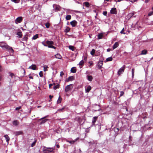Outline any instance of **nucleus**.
I'll return each mask as SVG.
<instances>
[{
  "mask_svg": "<svg viewBox=\"0 0 153 153\" xmlns=\"http://www.w3.org/2000/svg\"><path fill=\"white\" fill-rule=\"evenodd\" d=\"M74 77L73 76H70L67 79L65 80V82H68L70 81H72L74 79Z\"/></svg>",
  "mask_w": 153,
  "mask_h": 153,
  "instance_id": "10",
  "label": "nucleus"
},
{
  "mask_svg": "<svg viewBox=\"0 0 153 153\" xmlns=\"http://www.w3.org/2000/svg\"><path fill=\"white\" fill-rule=\"evenodd\" d=\"M22 108L21 106H19L18 107H16V108L15 110H18L20 109H21Z\"/></svg>",
  "mask_w": 153,
  "mask_h": 153,
  "instance_id": "49",
  "label": "nucleus"
},
{
  "mask_svg": "<svg viewBox=\"0 0 153 153\" xmlns=\"http://www.w3.org/2000/svg\"><path fill=\"white\" fill-rule=\"evenodd\" d=\"M124 31H125L124 28H123L122 29V30L120 31V33L121 34H126V33H125V32H124Z\"/></svg>",
  "mask_w": 153,
  "mask_h": 153,
  "instance_id": "42",
  "label": "nucleus"
},
{
  "mask_svg": "<svg viewBox=\"0 0 153 153\" xmlns=\"http://www.w3.org/2000/svg\"><path fill=\"white\" fill-rule=\"evenodd\" d=\"M84 61L83 60H82L79 63V65H82L84 64Z\"/></svg>",
  "mask_w": 153,
  "mask_h": 153,
  "instance_id": "45",
  "label": "nucleus"
},
{
  "mask_svg": "<svg viewBox=\"0 0 153 153\" xmlns=\"http://www.w3.org/2000/svg\"><path fill=\"white\" fill-rule=\"evenodd\" d=\"M147 51L145 49H144L141 51L140 55H146L147 54Z\"/></svg>",
  "mask_w": 153,
  "mask_h": 153,
  "instance_id": "20",
  "label": "nucleus"
},
{
  "mask_svg": "<svg viewBox=\"0 0 153 153\" xmlns=\"http://www.w3.org/2000/svg\"><path fill=\"white\" fill-rule=\"evenodd\" d=\"M134 15V13H131L129 14L128 15V18H130L131 17H132Z\"/></svg>",
  "mask_w": 153,
  "mask_h": 153,
  "instance_id": "38",
  "label": "nucleus"
},
{
  "mask_svg": "<svg viewBox=\"0 0 153 153\" xmlns=\"http://www.w3.org/2000/svg\"><path fill=\"white\" fill-rule=\"evenodd\" d=\"M91 87L90 86H88L87 87V88L85 89V91L86 92H89V91L91 90Z\"/></svg>",
  "mask_w": 153,
  "mask_h": 153,
  "instance_id": "19",
  "label": "nucleus"
},
{
  "mask_svg": "<svg viewBox=\"0 0 153 153\" xmlns=\"http://www.w3.org/2000/svg\"><path fill=\"white\" fill-rule=\"evenodd\" d=\"M71 15H68L66 16L65 19L66 20H68L71 19Z\"/></svg>",
  "mask_w": 153,
  "mask_h": 153,
  "instance_id": "26",
  "label": "nucleus"
},
{
  "mask_svg": "<svg viewBox=\"0 0 153 153\" xmlns=\"http://www.w3.org/2000/svg\"><path fill=\"white\" fill-rule=\"evenodd\" d=\"M82 120V119L81 118H79V122L80 123V124H82V122H80V120Z\"/></svg>",
  "mask_w": 153,
  "mask_h": 153,
  "instance_id": "56",
  "label": "nucleus"
},
{
  "mask_svg": "<svg viewBox=\"0 0 153 153\" xmlns=\"http://www.w3.org/2000/svg\"><path fill=\"white\" fill-rule=\"evenodd\" d=\"M145 0V2H147L149 1V0Z\"/></svg>",
  "mask_w": 153,
  "mask_h": 153,
  "instance_id": "62",
  "label": "nucleus"
},
{
  "mask_svg": "<svg viewBox=\"0 0 153 153\" xmlns=\"http://www.w3.org/2000/svg\"><path fill=\"white\" fill-rule=\"evenodd\" d=\"M98 117H93L92 121V123L93 125H95V122L97 120V119Z\"/></svg>",
  "mask_w": 153,
  "mask_h": 153,
  "instance_id": "12",
  "label": "nucleus"
},
{
  "mask_svg": "<svg viewBox=\"0 0 153 153\" xmlns=\"http://www.w3.org/2000/svg\"><path fill=\"white\" fill-rule=\"evenodd\" d=\"M23 133L22 131H16L14 133V134L16 136H17L18 135L20 134H22Z\"/></svg>",
  "mask_w": 153,
  "mask_h": 153,
  "instance_id": "15",
  "label": "nucleus"
},
{
  "mask_svg": "<svg viewBox=\"0 0 153 153\" xmlns=\"http://www.w3.org/2000/svg\"><path fill=\"white\" fill-rule=\"evenodd\" d=\"M0 46L3 49H6L9 51H11L12 52H14L13 50L11 47L9 46L7 44L4 42L0 43Z\"/></svg>",
  "mask_w": 153,
  "mask_h": 153,
  "instance_id": "1",
  "label": "nucleus"
},
{
  "mask_svg": "<svg viewBox=\"0 0 153 153\" xmlns=\"http://www.w3.org/2000/svg\"><path fill=\"white\" fill-rule=\"evenodd\" d=\"M46 42L48 45H53L54 44V42L52 41H47Z\"/></svg>",
  "mask_w": 153,
  "mask_h": 153,
  "instance_id": "14",
  "label": "nucleus"
},
{
  "mask_svg": "<svg viewBox=\"0 0 153 153\" xmlns=\"http://www.w3.org/2000/svg\"><path fill=\"white\" fill-rule=\"evenodd\" d=\"M36 66L35 65H32L30 66L29 68L33 70H36Z\"/></svg>",
  "mask_w": 153,
  "mask_h": 153,
  "instance_id": "13",
  "label": "nucleus"
},
{
  "mask_svg": "<svg viewBox=\"0 0 153 153\" xmlns=\"http://www.w3.org/2000/svg\"><path fill=\"white\" fill-rule=\"evenodd\" d=\"M39 37V35L38 34H36L32 38V40H35Z\"/></svg>",
  "mask_w": 153,
  "mask_h": 153,
  "instance_id": "27",
  "label": "nucleus"
},
{
  "mask_svg": "<svg viewBox=\"0 0 153 153\" xmlns=\"http://www.w3.org/2000/svg\"><path fill=\"white\" fill-rule=\"evenodd\" d=\"M60 86V85L59 84H57L53 87V89L54 90H56L57 89L59 88Z\"/></svg>",
  "mask_w": 153,
  "mask_h": 153,
  "instance_id": "31",
  "label": "nucleus"
},
{
  "mask_svg": "<svg viewBox=\"0 0 153 153\" xmlns=\"http://www.w3.org/2000/svg\"><path fill=\"white\" fill-rule=\"evenodd\" d=\"M67 142L71 144H74L75 143L74 140H72L71 141H68Z\"/></svg>",
  "mask_w": 153,
  "mask_h": 153,
  "instance_id": "43",
  "label": "nucleus"
},
{
  "mask_svg": "<svg viewBox=\"0 0 153 153\" xmlns=\"http://www.w3.org/2000/svg\"><path fill=\"white\" fill-rule=\"evenodd\" d=\"M55 56L56 58H57L59 59H61L62 56L59 53H57L55 55Z\"/></svg>",
  "mask_w": 153,
  "mask_h": 153,
  "instance_id": "17",
  "label": "nucleus"
},
{
  "mask_svg": "<svg viewBox=\"0 0 153 153\" xmlns=\"http://www.w3.org/2000/svg\"><path fill=\"white\" fill-rule=\"evenodd\" d=\"M36 140H35L34 142H33L31 144V146L32 147L34 146L36 144Z\"/></svg>",
  "mask_w": 153,
  "mask_h": 153,
  "instance_id": "41",
  "label": "nucleus"
},
{
  "mask_svg": "<svg viewBox=\"0 0 153 153\" xmlns=\"http://www.w3.org/2000/svg\"><path fill=\"white\" fill-rule=\"evenodd\" d=\"M23 69L24 71V72L25 73V69H24V68H23Z\"/></svg>",
  "mask_w": 153,
  "mask_h": 153,
  "instance_id": "63",
  "label": "nucleus"
},
{
  "mask_svg": "<svg viewBox=\"0 0 153 153\" xmlns=\"http://www.w3.org/2000/svg\"><path fill=\"white\" fill-rule=\"evenodd\" d=\"M116 8H111L110 11V13L112 14H117V11H116Z\"/></svg>",
  "mask_w": 153,
  "mask_h": 153,
  "instance_id": "8",
  "label": "nucleus"
},
{
  "mask_svg": "<svg viewBox=\"0 0 153 153\" xmlns=\"http://www.w3.org/2000/svg\"><path fill=\"white\" fill-rule=\"evenodd\" d=\"M29 78H30V79H33V76H30L29 77Z\"/></svg>",
  "mask_w": 153,
  "mask_h": 153,
  "instance_id": "61",
  "label": "nucleus"
},
{
  "mask_svg": "<svg viewBox=\"0 0 153 153\" xmlns=\"http://www.w3.org/2000/svg\"><path fill=\"white\" fill-rule=\"evenodd\" d=\"M113 60V58L111 57H110L106 59L105 60V62H107L108 61H112Z\"/></svg>",
  "mask_w": 153,
  "mask_h": 153,
  "instance_id": "25",
  "label": "nucleus"
},
{
  "mask_svg": "<svg viewBox=\"0 0 153 153\" xmlns=\"http://www.w3.org/2000/svg\"><path fill=\"white\" fill-rule=\"evenodd\" d=\"M125 68V66L124 65L123 67L121 68L118 72V74L120 75L122 73L124 72Z\"/></svg>",
  "mask_w": 153,
  "mask_h": 153,
  "instance_id": "6",
  "label": "nucleus"
},
{
  "mask_svg": "<svg viewBox=\"0 0 153 153\" xmlns=\"http://www.w3.org/2000/svg\"><path fill=\"white\" fill-rule=\"evenodd\" d=\"M64 73H63L62 71H61L60 73V76H62L63 75H64Z\"/></svg>",
  "mask_w": 153,
  "mask_h": 153,
  "instance_id": "52",
  "label": "nucleus"
},
{
  "mask_svg": "<svg viewBox=\"0 0 153 153\" xmlns=\"http://www.w3.org/2000/svg\"><path fill=\"white\" fill-rule=\"evenodd\" d=\"M11 0L14 3H19L20 1V0Z\"/></svg>",
  "mask_w": 153,
  "mask_h": 153,
  "instance_id": "39",
  "label": "nucleus"
},
{
  "mask_svg": "<svg viewBox=\"0 0 153 153\" xmlns=\"http://www.w3.org/2000/svg\"><path fill=\"white\" fill-rule=\"evenodd\" d=\"M103 36V34H102V33H100L98 35V39H101Z\"/></svg>",
  "mask_w": 153,
  "mask_h": 153,
  "instance_id": "30",
  "label": "nucleus"
},
{
  "mask_svg": "<svg viewBox=\"0 0 153 153\" xmlns=\"http://www.w3.org/2000/svg\"><path fill=\"white\" fill-rule=\"evenodd\" d=\"M103 64V61H99L97 65V68H98V69H100L101 68Z\"/></svg>",
  "mask_w": 153,
  "mask_h": 153,
  "instance_id": "7",
  "label": "nucleus"
},
{
  "mask_svg": "<svg viewBox=\"0 0 153 153\" xmlns=\"http://www.w3.org/2000/svg\"><path fill=\"white\" fill-rule=\"evenodd\" d=\"M16 34L18 35L19 36V37L20 38H22V32L21 31H19Z\"/></svg>",
  "mask_w": 153,
  "mask_h": 153,
  "instance_id": "23",
  "label": "nucleus"
},
{
  "mask_svg": "<svg viewBox=\"0 0 153 153\" xmlns=\"http://www.w3.org/2000/svg\"><path fill=\"white\" fill-rule=\"evenodd\" d=\"M55 10L56 11H57L60 10L61 7L59 5H55Z\"/></svg>",
  "mask_w": 153,
  "mask_h": 153,
  "instance_id": "11",
  "label": "nucleus"
},
{
  "mask_svg": "<svg viewBox=\"0 0 153 153\" xmlns=\"http://www.w3.org/2000/svg\"><path fill=\"white\" fill-rule=\"evenodd\" d=\"M49 97L50 99V100H51V99L53 97V96L51 95H50L49 96Z\"/></svg>",
  "mask_w": 153,
  "mask_h": 153,
  "instance_id": "54",
  "label": "nucleus"
},
{
  "mask_svg": "<svg viewBox=\"0 0 153 153\" xmlns=\"http://www.w3.org/2000/svg\"><path fill=\"white\" fill-rule=\"evenodd\" d=\"M44 45L45 46H48V48H53L54 49H56V47L53 45Z\"/></svg>",
  "mask_w": 153,
  "mask_h": 153,
  "instance_id": "24",
  "label": "nucleus"
},
{
  "mask_svg": "<svg viewBox=\"0 0 153 153\" xmlns=\"http://www.w3.org/2000/svg\"><path fill=\"white\" fill-rule=\"evenodd\" d=\"M69 48L72 51H74V46L70 45L69 46Z\"/></svg>",
  "mask_w": 153,
  "mask_h": 153,
  "instance_id": "35",
  "label": "nucleus"
},
{
  "mask_svg": "<svg viewBox=\"0 0 153 153\" xmlns=\"http://www.w3.org/2000/svg\"><path fill=\"white\" fill-rule=\"evenodd\" d=\"M153 14V10L152 12H150L148 14L149 16H151Z\"/></svg>",
  "mask_w": 153,
  "mask_h": 153,
  "instance_id": "48",
  "label": "nucleus"
},
{
  "mask_svg": "<svg viewBox=\"0 0 153 153\" xmlns=\"http://www.w3.org/2000/svg\"><path fill=\"white\" fill-rule=\"evenodd\" d=\"M79 139V137H77L74 140V141L75 142L77 140H78Z\"/></svg>",
  "mask_w": 153,
  "mask_h": 153,
  "instance_id": "55",
  "label": "nucleus"
},
{
  "mask_svg": "<svg viewBox=\"0 0 153 153\" xmlns=\"http://www.w3.org/2000/svg\"><path fill=\"white\" fill-rule=\"evenodd\" d=\"M23 18L22 16L19 17L15 20V23L17 24L18 23H20L22 21Z\"/></svg>",
  "mask_w": 153,
  "mask_h": 153,
  "instance_id": "4",
  "label": "nucleus"
},
{
  "mask_svg": "<svg viewBox=\"0 0 153 153\" xmlns=\"http://www.w3.org/2000/svg\"><path fill=\"white\" fill-rule=\"evenodd\" d=\"M45 25L47 28H48L50 26V24L49 22H48L45 24Z\"/></svg>",
  "mask_w": 153,
  "mask_h": 153,
  "instance_id": "40",
  "label": "nucleus"
},
{
  "mask_svg": "<svg viewBox=\"0 0 153 153\" xmlns=\"http://www.w3.org/2000/svg\"><path fill=\"white\" fill-rule=\"evenodd\" d=\"M77 24V22L75 20L72 21L70 22V24L73 27H75Z\"/></svg>",
  "mask_w": 153,
  "mask_h": 153,
  "instance_id": "9",
  "label": "nucleus"
},
{
  "mask_svg": "<svg viewBox=\"0 0 153 153\" xmlns=\"http://www.w3.org/2000/svg\"><path fill=\"white\" fill-rule=\"evenodd\" d=\"M4 137L5 138L7 142V143H8V141L10 140V138L8 135L6 134L4 136Z\"/></svg>",
  "mask_w": 153,
  "mask_h": 153,
  "instance_id": "22",
  "label": "nucleus"
},
{
  "mask_svg": "<svg viewBox=\"0 0 153 153\" xmlns=\"http://www.w3.org/2000/svg\"><path fill=\"white\" fill-rule=\"evenodd\" d=\"M95 50L94 49H93L91 52V54L93 56H94V55L95 53Z\"/></svg>",
  "mask_w": 153,
  "mask_h": 153,
  "instance_id": "34",
  "label": "nucleus"
},
{
  "mask_svg": "<svg viewBox=\"0 0 153 153\" xmlns=\"http://www.w3.org/2000/svg\"><path fill=\"white\" fill-rule=\"evenodd\" d=\"M13 124L15 126H17L19 124V122L17 120H15L13 122Z\"/></svg>",
  "mask_w": 153,
  "mask_h": 153,
  "instance_id": "29",
  "label": "nucleus"
},
{
  "mask_svg": "<svg viewBox=\"0 0 153 153\" xmlns=\"http://www.w3.org/2000/svg\"><path fill=\"white\" fill-rule=\"evenodd\" d=\"M56 147L58 148H59L60 147V146L59 144H57L56 145Z\"/></svg>",
  "mask_w": 153,
  "mask_h": 153,
  "instance_id": "58",
  "label": "nucleus"
},
{
  "mask_svg": "<svg viewBox=\"0 0 153 153\" xmlns=\"http://www.w3.org/2000/svg\"><path fill=\"white\" fill-rule=\"evenodd\" d=\"M103 14L104 16H106L107 14V12L106 11H104L103 12Z\"/></svg>",
  "mask_w": 153,
  "mask_h": 153,
  "instance_id": "51",
  "label": "nucleus"
},
{
  "mask_svg": "<svg viewBox=\"0 0 153 153\" xmlns=\"http://www.w3.org/2000/svg\"><path fill=\"white\" fill-rule=\"evenodd\" d=\"M54 150L55 148L46 147L45 146H43V152L44 153H50L51 152H54L53 151Z\"/></svg>",
  "mask_w": 153,
  "mask_h": 153,
  "instance_id": "2",
  "label": "nucleus"
},
{
  "mask_svg": "<svg viewBox=\"0 0 153 153\" xmlns=\"http://www.w3.org/2000/svg\"><path fill=\"white\" fill-rule=\"evenodd\" d=\"M28 39V38L27 37V36H26L25 35L24 36L22 40L25 41L27 42V40Z\"/></svg>",
  "mask_w": 153,
  "mask_h": 153,
  "instance_id": "33",
  "label": "nucleus"
},
{
  "mask_svg": "<svg viewBox=\"0 0 153 153\" xmlns=\"http://www.w3.org/2000/svg\"><path fill=\"white\" fill-rule=\"evenodd\" d=\"M39 74L40 77H42L43 76V73L42 71L39 72Z\"/></svg>",
  "mask_w": 153,
  "mask_h": 153,
  "instance_id": "47",
  "label": "nucleus"
},
{
  "mask_svg": "<svg viewBox=\"0 0 153 153\" xmlns=\"http://www.w3.org/2000/svg\"><path fill=\"white\" fill-rule=\"evenodd\" d=\"M65 108L64 107L62 108L61 109H59V111H62Z\"/></svg>",
  "mask_w": 153,
  "mask_h": 153,
  "instance_id": "60",
  "label": "nucleus"
},
{
  "mask_svg": "<svg viewBox=\"0 0 153 153\" xmlns=\"http://www.w3.org/2000/svg\"><path fill=\"white\" fill-rule=\"evenodd\" d=\"M74 85L73 84H71L69 85H68L65 87V91L66 92H67L68 91L71 90L73 88Z\"/></svg>",
  "mask_w": 153,
  "mask_h": 153,
  "instance_id": "3",
  "label": "nucleus"
},
{
  "mask_svg": "<svg viewBox=\"0 0 153 153\" xmlns=\"http://www.w3.org/2000/svg\"><path fill=\"white\" fill-rule=\"evenodd\" d=\"M137 0H129V1L132 3H133L136 1Z\"/></svg>",
  "mask_w": 153,
  "mask_h": 153,
  "instance_id": "53",
  "label": "nucleus"
},
{
  "mask_svg": "<svg viewBox=\"0 0 153 153\" xmlns=\"http://www.w3.org/2000/svg\"><path fill=\"white\" fill-rule=\"evenodd\" d=\"M62 100V98L60 97V96H59V98L58 99L57 101V103H58V104L61 103Z\"/></svg>",
  "mask_w": 153,
  "mask_h": 153,
  "instance_id": "32",
  "label": "nucleus"
},
{
  "mask_svg": "<svg viewBox=\"0 0 153 153\" xmlns=\"http://www.w3.org/2000/svg\"><path fill=\"white\" fill-rule=\"evenodd\" d=\"M43 68H44V71H46L48 70L47 69V68H48V66L47 65H45L44 66Z\"/></svg>",
  "mask_w": 153,
  "mask_h": 153,
  "instance_id": "36",
  "label": "nucleus"
},
{
  "mask_svg": "<svg viewBox=\"0 0 153 153\" xmlns=\"http://www.w3.org/2000/svg\"><path fill=\"white\" fill-rule=\"evenodd\" d=\"M10 76L12 78L13 77H15V75L13 73H10Z\"/></svg>",
  "mask_w": 153,
  "mask_h": 153,
  "instance_id": "46",
  "label": "nucleus"
},
{
  "mask_svg": "<svg viewBox=\"0 0 153 153\" xmlns=\"http://www.w3.org/2000/svg\"><path fill=\"white\" fill-rule=\"evenodd\" d=\"M53 85V84H50L49 85V88H50L52 85Z\"/></svg>",
  "mask_w": 153,
  "mask_h": 153,
  "instance_id": "59",
  "label": "nucleus"
},
{
  "mask_svg": "<svg viewBox=\"0 0 153 153\" xmlns=\"http://www.w3.org/2000/svg\"><path fill=\"white\" fill-rule=\"evenodd\" d=\"M70 30V28L68 27H67L66 28L65 30H64V32L65 33H68V32Z\"/></svg>",
  "mask_w": 153,
  "mask_h": 153,
  "instance_id": "28",
  "label": "nucleus"
},
{
  "mask_svg": "<svg viewBox=\"0 0 153 153\" xmlns=\"http://www.w3.org/2000/svg\"><path fill=\"white\" fill-rule=\"evenodd\" d=\"M84 4L85 6L87 7H88L89 6L90 4L88 2H85Z\"/></svg>",
  "mask_w": 153,
  "mask_h": 153,
  "instance_id": "37",
  "label": "nucleus"
},
{
  "mask_svg": "<svg viewBox=\"0 0 153 153\" xmlns=\"http://www.w3.org/2000/svg\"><path fill=\"white\" fill-rule=\"evenodd\" d=\"M71 72L72 73H75L76 71V67H72L71 69Z\"/></svg>",
  "mask_w": 153,
  "mask_h": 153,
  "instance_id": "18",
  "label": "nucleus"
},
{
  "mask_svg": "<svg viewBox=\"0 0 153 153\" xmlns=\"http://www.w3.org/2000/svg\"><path fill=\"white\" fill-rule=\"evenodd\" d=\"M132 72V77H133L134 75V68L132 69L131 70Z\"/></svg>",
  "mask_w": 153,
  "mask_h": 153,
  "instance_id": "44",
  "label": "nucleus"
},
{
  "mask_svg": "<svg viewBox=\"0 0 153 153\" xmlns=\"http://www.w3.org/2000/svg\"><path fill=\"white\" fill-rule=\"evenodd\" d=\"M111 49L110 48H108L107 50V52H109L111 51Z\"/></svg>",
  "mask_w": 153,
  "mask_h": 153,
  "instance_id": "57",
  "label": "nucleus"
},
{
  "mask_svg": "<svg viewBox=\"0 0 153 153\" xmlns=\"http://www.w3.org/2000/svg\"><path fill=\"white\" fill-rule=\"evenodd\" d=\"M119 43L118 42H115L113 47V49H114L116 48L117 47L119 46Z\"/></svg>",
  "mask_w": 153,
  "mask_h": 153,
  "instance_id": "16",
  "label": "nucleus"
},
{
  "mask_svg": "<svg viewBox=\"0 0 153 153\" xmlns=\"http://www.w3.org/2000/svg\"><path fill=\"white\" fill-rule=\"evenodd\" d=\"M124 92L123 91H121V92H120V97H121L124 94Z\"/></svg>",
  "mask_w": 153,
  "mask_h": 153,
  "instance_id": "50",
  "label": "nucleus"
},
{
  "mask_svg": "<svg viewBox=\"0 0 153 153\" xmlns=\"http://www.w3.org/2000/svg\"><path fill=\"white\" fill-rule=\"evenodd\" d=\"M47 116H46L45 117L41 118L39 120V121H41V122L40 123V124L41 125L42 124H44L45 123L47 120H48V119H45V118L47 117Z\"/></svg>",
  "mask_w": 153,
  "mask_h": 153,
  "instance_id": "5",
  "label": "nucleus"
},
{
  "mask_svg": "<svg viewBox=\"0 0 153 153\" xmlns=\"http://www.w3.org/2000/svg\"><path fill=\"white\" fill-rule=\"evenodd\" d=\"M88 79L90 81H91L93 79V77L91 75H88L87 76Z\"/></svg>",
  "mask_w": 153,
  "mask_h": 153,
  "instance_id": "21",
  "label": "nucleus"
},
{
  "mask_svg": "<svg viewBox=\"0 0 153 153\" xmlns=\"http://www.w3.org/2000/svg\"><path fill=\"white\" fill-rule=\"evenodd\" d=\"M105 1H109V0H105Z\"/></svg>",
  "mask_w": 153,
  "mask_h": 153,
  "instance_id": "64",
  "label": "nucleus"
}]
</instances>
